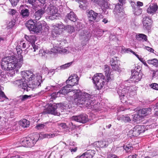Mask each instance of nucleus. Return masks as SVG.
<instances>
[{
  "mask_svg": "<svg viewBox=\"0 0 158 158\" xmlns=\"http://www.w3.org/2000/svg\"><path fill=\"white\" fill-rule=\"evenodd\" d=\"M22 78L14 81L15 83L23 90V93L30 90L31 89L36 88L40 85L42 82V77L40 74H37L36 77L31 71H22Z\"/></svg>",
  "mask_w": 158,
  "mask_h": 158,
  "instance_id": "1",
  "label": "nucleus"
},
{
  "mask_svg": "<svg viewBox=\"0 0 158 158\" xmlns=\"http://www.w3.org/2000/svg\"><path fill=\"white\" fill-rule=\"evenodd\" d=\"M73 96H70L67 98L69 102L73 100L74 102L77 105H84L88 109L92 110L98 109L95 105L97 97L95 94H89L85 92H81L79 89H74L72 91Z\"/></svg>",
  "mask_w": 158,
  "mask_h": 158,
  "instance_id": "2",
  "label": "nucleus"
},
{
  "mask_svg": "<svg viewBox=\"0 0 158 158\" xmlns=\"http://www.w3.org/2000/svg\"><path fill=\"white\" fill-rule=\"evenodd\" d=\"M39 137V135L37 133L30 134L27 137L22 139L20 143L23 147L31 148L35 144Z\"/></svg>",
  "mask_w": 158,
  "mask_h": 158,
  "instance_id": "3",
  "label": "nucleus"
},
{
  "mask_svg": "<svg viewBox=\"0 0 158 158\" xmlns=\"http://www.w3.org/2000/svg\"><path fill=\"white\" fill-rule=\"evenodd\" d=\"M10 55V77L13 76L15 74V71L17 73L19 69L22 66L23 60L21 56L19 59H17V55L13 53Z\"/></svg>",
  "mask_w": 158,
  "mask_h": 158,
  "instance_id": "4",
  "label": "nucleus"
},
{
  "mask_svg": "<svg viewBox=\"0 0 158 158\" xmlns=\"http://www.w3.org/2000/svg\"><path fill=\"white\" fill-rule=\"evenodd\" d=\"M133 86H126L122 85H120L117 92L122 103L126 102L127 100V94L128 93L133 91Z\"/></svg>",
  "mask_w": 158,
  "mask_h": 158,
  "instance_id": "5",
  "label": "nucleus"
},
{
  "mask_svg": "<svg viewBox=\"0 0 158 158\" xmlns=\"http://www.w3.org/2000/svg\"><path fill=\"white\" fill-rule=\"evenodd\" d=\"M67 106H65V104H49L48 107L46 109L43 113L45 114L46 113L58 115L59 113L57 112V109H59L66 110Z\"/></svg>",
  "mask_w": 158,
  "mask_h": 158,
  "instance_id": "6",
  "label": "nucleus"
},
{
  "mask_svg": "<svg viewBox=\"0 0 158 158\" xmlns=\"http://www.w3.org/2000/svg\"><path fill=\"white\" fill-rule=\"evenodd\" d=\"M46 7L45 10V13L47 14L50 15L48 18L52 20H54L55 19H57L59 18L60 16L59 13H58V10L57 8L53 6L52 4H50L47 6L46 4L44 5Z\"/></svg>",
  "mask_w": 158,
  "mask_h": 158,
  "instance_id": "7",
  "label": "nucleus"
},
{
  "mask_svg": "<svg viewBox=\"0 0 158 158\" xmlns=\"http://www.w3.org/2000/svg\"><path fill=\"white\" fill-rule=\"evenodd\" d=\"M93 81L96 87V89L98 90H100L104 85L105 79V77L102 74L100 73L94 75L93 78Z\"/></svg>",
  "mask_w": 158,
  "mask_h": 158,
  "instance_id": "8",
  "label": "nucleus"
},
{
  "mask_svg": "<svg viewBox=\"0 0 158 158\" xmlns=\"http://www.w3.org/2000/svg\"><path fill=\"white\" fill-rule=\"evenodd\" d=\"M26 26L30 31H32L36 33L39 32L41 27H39L38 22L36 23V21L32 19L28 21L25 24Z\"/></svg>",
  "mask_w": 158,
  "mask_h": 158,
  "instance_id": "9",
  "label": "nucleus"
},
{
  "mask_svg": "<svg viewBox=\"0 0 158 158\" xmlns=\"http://www.w3.org/2000/svg\"><path fill=\"white\" fill-rule=\"evenodd\" d=\"M79 78L76 74H72L66 81V83L71 87L78 83Z\"/></svg>",
  "mask_w": 158,
  "mask_h": 158,
  "instance_id": "10",
  "label": "nucleus"
},
{
  "mask_svg": "<svg viewBox=\"0 0 158 158\" xmlns=\"http://www.w3.org/2000/svg\"><path fill=\"white\" fill-rule=\"evenodd\" d=\"M138 69H134L131 70V81L135 82H137L140 81L142 78V74L141 72H138L136 70Z\"/></svg>",
  "mask_w": 158,
  "mask_h": 158,
  "instance_id": "11",
  "label": "nucleus"
},
{
  "mask_svg": "<svg viewBox=\"0 0 158 158\" xmlns=\"http://www.w3.org/2000/svg\"><path fill=\"white\" fill-rule=\"evenodd\" d=\"M54 29L52 31V35L55 37L60 34L62 32V30L65 28V26L61 22L56 23L54 26Z\"/></svg>",
  "mask_w": 158,
  "mask_h": 158,
  "instance_id": "12",
  "label": "nucleus"
},
{
  "mask_svg": "<svg viewBox=\"0 0 158 158\" xmlns=\"http://www.w3.org/2000/svg\"><path fill=\"white\" fill-rule=\"evenodd\" d=\"M72 119L76 122L85 123L89 121L88 115L85 114H81L79 115L72 117Z\"/></svg>",
  "mask_w": 158,
  "mask_h": 158,
  "instance_id": "13",
  "label": "nucleus"
},
{
  "mask_svg": "<svg viewBox=\"0 0 158 158\" xmlns=\"http://www.w3.org/2000/svg\"><path fill=\"white\" fill-rule=\"evenodd\" d=\"M25 38L28 42L31 43L32 48H31V50L33 49V51L36 52L38 49V46L35 44V37L34 35L28 36L27 35H25Z\"/></svg>",
  "mask_w": 158,
  "mask_h": 158,
  "instance_id": "14",
  "label": "nucleus"
},
{
  "mask_svg": "<svg viewBox=\"0 0 158 158\" xmlns=\"http://www.w3.org/2000/svg\"><path fill=\"white\" fill-rule=\"evenodd\" d=\"M147 13L153 15L158 13V6L156 3L150 4L147 10Z\"/></svg>",
  "mask_w": 158,
  "mask_h": 158,
  "instance_id": "15",
  "label": "nucleus"
},
{
  "mask_svg": "<svg viewBox=\"0 0 158 158\" xmlns=\"http://www.w3.org/2000/svg\"><path fill=\"white\" fill-rule=\"evenodd\" d=\"M110 64L113 69L115 71L120 72L121 70L119 65L117 57H114L111 59Z\"/></svg>",
  "mask_w": 158,
  "mask_h": 158,
  "instance_id": "16",
  "label": "nucleus"
},
{
  "mask_svg": "<svg viewBox=\"0 0 158 158\" xmlns=\"http://www.w3.org/2000/svg\"><path fill=\"white\" fill-rule=\"evenodd\" d=\"M10 62V57L7 56L3 58L1 64V66L2 69L6 71L10 70V69L9 67V64Z\"/></svg>",
  "mask_w": 158,
  "mask_h": 158,
  "instance_id": "17",
  "label": "nucleus"
},
{
  "mask_svg": "<svg viewBox=\"0 0 158 158\" xmlns=\"http://www.w3.org/2000/svg\"><path fill=\"white\" fill-rule=\"evenodd\" d=\"M40 9L36 11L35 14V20H38L42 17L43 15L45 13L46 7L44 6L40 5Z\"/></svg>",
  "mask_w": 158,
  "mask_h": 158,
  "instance_id": "18",
  "label": "nucleus"
},
{
  "mask_svg": "<svg viewBox=\"0 0 158 158\" xmlns=\"http://www.w3.org/2000/svg\"><path fill=\"white\" fill-rule=\"evenodd\" d=\"M112 140L111 139H108L104 140L103 141H98L96 143L97 146L99 148H106L109 144L111 143Z\"/></svg>",
  "mask_w": 158,
  "mask_h": 158,
  "instance_id": "19",
  "label": "nucleus"
},
{
  "mask_svg": "<svg viewBox=\"0 0 158 158\" xmlns=\"http://www.w3.org/2000/svg\"><path fill=\"white\" fill-rule=\"evenodd\" d=\"M70 88L71 87L67 84V85L63 87L57 93L64 95L69 93V94H72L73 90L71 89Z\"/></svg>",
  "mask_w": 158,
  "mask_h": 158,
  "instance_id": "20",
  "label": "nucleus"
},
{
  "mask_svg": "<svg viewBox=\"0 0 158 158\" xmlns=\"http://www.w3.org/2000/svg\"><path fill=\"white\" fill-rule=\"evenodd\" d=\"M98 15V14L95 12L94 11H89L88 15L89 20L91 21H95L96 22H98L99 20L97 16Z\"/></svg>",
  "mask_w": 158,
  "mask_h": 158,
  "instance_id": "21",
  "label": "nucleus"
},
{
  "mask_svg": "<svg viewBox=\"0 0 158 158\" xmlns=\"http://www.w3.org/2000/svg\"><path fill=\"white\" fill-rule=\"evenodd\" d=\"M102 8L106 9L110 8L109 4L105 0H92Z\"/></svg>",
  "mask_w": 158,
  "mask_h": 158,
  "instance_id": "22",
  "label": "nucleus"
},
{
  "mask_svg": "<svg viewBox=\"0 0 158 158\" xmlns=\"http://www.w3.org/2000/svg\"><path fill=\"white\" fill-rule=\"evenodd\" d=\"M94 150H89L80 157V158H92L95 154Z\"/></svg>",
  "mask_w": 158,
  "mask_h": 158,
  "instance_id": "23",
  "label": "nucleus"
},
{
  "mask_svg": "<svg viewBox=\"0 0 158 158\" xmlns=\"http://www.w3.org/2000/svg\"><path fill=\"white\" fill-rule=\"evenodd\" d=\"M133 149L132 145L130 144H127L126 145L123 146V147H118L117 148V150L123 152L124 149L126 152H131Z\"/></svg>",
  "mask_w": 158,
  "mask_h": 158,
  "instance_id": "24",
  "label": "nucleus"
},
{
  "mask_svg": "<svg viewBox=\"0 0 158 158\" xmlns=\"http://www.w3.org/2000/svg\"><path fill=\"white\" fill-rule=\"evenodd\" d=\"M151 111L150 108H145L139 110L138 113L141 117H144L150 114Z\"/></svg>",
  "mask_w": 158,
  "mask_h": 158,
  "instance_id": "25",
  "label": "nucleus"
},
{
  "mask_svg": "<svg viewBox=\"0 0 158 158\" xmlns=\"http://www.w3.org/2000/svg\"><path fill=\"white\" fill-rule=\"evenodd\" d=\"M151 21V19L149 17L144 18L143 19V27L147 30H149L150 28Z\"/></svg>",
  "mask_w": 158,
  "mask_h": 158,
  "instance_id": "26",
  "label": "nucleus"
},
{
  "mask_svg": "<svg viewBox=\"0 0 158 158\" xmlns=\"http://www.w3.org/2000/svg\"><path fill=\"white\" fill-rule=\"evenodd\" d=\"M77 17L76 15L73 11H70L65 16V19H68L70 20L75 22L77 19Z\"/></svg>",
  "mask_w": 158,
  "mask_h": 158,
  "instance_id": "27",
  "label": "nucleus"
},
{
  "mask_svg": "<svg viewBox=\"0 0 158 158\" xmlns=\"http://www.w3.org/2000/svg\"><path fill=\"white\" fill-rule=\"evenodd\" d=\"M39 27H41L40 30L39 32L41 31L43 29L45 31H48L49 30V27L44 21L42 20L38 22Z\"/></svg>",
  "mask_w": 158,
  "mask_h": 158,
  "instance_id": "28",
  "label": "nucleus"
},
{
  "mask_svg": "<svg viewBox=\"0 0 158 158\" xmlns=\"http://www.w3.org/2000/svg\"><path fill=\"white\" fill-rule=\"evenodd\" d=\"M79 35L81 37V39L83 40L84 42L86 43L89 39L88 34L87 32L85 33L84 31H80Z\"/></svg>",
  "mask_w": 158,
  "mask_h": 158,
  "instance_id": "29",
  "label": "nucleus"
},
{
  "mask_svg": "<svg viewBox=\"0 0 158 158\" xmlns=\"http://www.w3.org/2000/svg\"><path fill=\"white\" fill-rule=\"evenodd\" d=\"M20 14L23 18H27L29 16V10L27 9H23L21 10Z\"/></svg>",
  "mask_w": 158,
  "mask_h": 158,
  "instance_id": "30",
  "label": "nucleus"
},
{
  "mask_svg": "<svg viewBox=\"0 0 158 158\" xmlns=\"http://www.w3.org/2000/svg\"><path fill=\"white\" fill-rule=\"evenodd\" d=\"M136 39L138 40L146 41L147 40V36L143 34H138L135 36Z\"/></svg>",
  "mask_w": 158,
  "mask_h": 158,
  "instance_id": "31",
  "label": "nucleus"
},
{
  "mask_svg": "<svg viewBox=\"0 0 158 158\" xmlns=\"http://www.w3.org/2000/svg\"><path fill=\"white\" fill-rule=\"evenodd\" d=\"M20 125L24 128H27L29 127L30 125V122L26 119H23L19 122Z\"/></svg>",
  "mask_w": 158,
  "mask_h": 158,
  "instance_id": "32",
  "label": "nucleus"
},
{
  "mask_svg": "<svg viewBox=\"0 0 158 158\" xmlns=\"http://www.w3.org/2000/svg\"><path fill=\"white\" fill-rule=\"evenodd\" d=\"M118 120H121L125 123L131 121L130 118L128 115H123L118 117Z\"/></svg>",
  "mask_w": 158,
  "mask_h": 158,
  "instance_id": "33",
  "label": "nucleus"
},
{
  "mask_svg": "<svg viewBox=\"0 0 158 158\" xmlns=\"http://www.w3.org/2000/svg\"><path fill=\"white\" fill-rule=\"evenodd\" d=\"M123 5L119 3L115 5V8L114 12V13L120 12L123 11Z\"/></svg>",
  "mask_w": 158,
  "mask_h": 158,
  "instance_id": "34",
  "label": "nucleus"
},
{
  "mask_svg": "<svg viewBox=\"0 0 158 158\" xmlns=\"http://www.w3.org/2000/svg\"><path fill=\"white\" fill-rule=\"evenodd\" d=\"M133 11L135 15H139L141 14L142 9L140 7H137L133 6Z\"/></svg>",
  "mask_w": 158,
  "mask_h": 158,
  "instance_id": "35",
  "label": "nucleus"
},
{
  "mask_svg": "<svg viewBox=\"0 0 158 158\" xmlns=\"http://www.w3.org/2000/svg\"><path fill=\"white\" fill-rule=\"evenodd\" d=\"M115 17L117 20H120L124 17V13L123 12L114 13Z\"/></svg>",
  "mask_w": 158,
  "mask_h": 158,
  "instance_id": "36",
  "label": "nucleus"
},
{
  "mask_svg": "<svg viewBox=\"0 0 158 158\" xmlns=\"http://www.w3.org/2000/svg\"><path fill=\"white\" fill-rule=\"evenodd\" d=\"M64 29L66 30L68 33L70 34L74 32L75 31V29L73 26L69 25L65 26V28Z\"/></svg>",
  "mask_w": 158,
  "mask_h": 158,
  "instance_id": "37",
  "label": "nucleus"
},
{
  "mask_svg": "<svg viewBox=\"0 0 158 158\" xmlns=\"http://www.w3.org/2000/svg\"><path fill=\"white\" fill-rule=\"evenodd\" d=\"M147 62L149 64L153 65L155 67L158 66V60L156 59H153L147 60Z\"/></svg>",
  "mask_w": 158,
  "mask_h": 158,
  "instance_id": "38",
  "label": "nucleus"
},
{
  "mask_svg": "<svg viewBox=\"0 0 158 158\" xmlns=\"http://www.w3.org/2000/svg\"><path fill=\"white\" fill-rule=\"evenodd\" d=\"M15 48L18 55V57H19V59H19L21 56L23 58L22 56L21 55V54L22 52V50L21 49V46L18 44Z\"/></svg>",
  "mask_w": 158,
  "mask_h": 158,
  "instance_id": "39",
  "label": "nucleus"
},
{
  "mask_svg": "<svg viewBox=\"0 0 158 158\" xmlns=\"http://www.w3.org/2000/svg\"><path fill=\"white\" fill-rule=\"evenodd\" d=\"M11 127H10V131H15L17 130L18 122L17 121L12 122Z\"/></svg>",
  "mask_w": 158,
  "mask_h": 158,
  "instance_id": "40",
  "label": "nucleus"
},
{
  "mask_svg": "<svg viewBox=\"0 0 158 158\" xmlns=\"http://www.w3.org/2000/svg\"><path fill=\"white\" fill-rule=\"evenodd\" d=\"M32 97H33L32 95H21L19 97V100L21 101H24L28 99H30Z\"/></svg>",
  "mask_w": 158,
  "mask_h": 158,
  "instance_id": "41",
  "label": "nucleus"
},
{
  "mask_svg": "<svg viewBox=\"0 0 158 158\" xmlns=\"http://www.w3.org/2000/svg\"><path fill=\"white\" fill-rule=\"evenodd\" d=\"M137 127L136 128V126L133 128L132 131H131L130 132H132V135L134 136H137L139 135L140 133H139V130L137 129Z\"/></svg>",
  "mask_w": 158,
  "mask_h": 158,
  "instance_id": "42",
  "label": "nucleus"
},
{
  "mask_svg": "<svg viewBox=\"0 0 158 158\" xmlns=\"http://www.w3.org/2000/svg\"><path fill=\"white\" fill-rule=\"evenodd\" d=\"M42 137L44 138H50L54 137L55 134L54 133H45L42 135Z\"/></svg>",
  "mask_w": 158,
  "mask_h": 158,
  "instance_id": "43",
  "label": "nucleus"
},
{
  "mask_svg": "<svg viewBox=\"0 0 158 158\" xmlns=\"http://www.w3.org/2000/svg\"><path fill=\"white\" fill-rule=\"evenodd\" d=\"M72 64V62H70L69 63H67L65 64H63L60 67H58V69H65L69 66H70Z\"/></svg>",
  "mask_w": 158,
  "mask_h": 158,
  "instance_id": "44",
  "label": "nucleus"
},
{
  "mask_svg": "<svg viewBox=\"0 0 158 158\" xmlns=\"http://www.w3.org/2000/svg\"><path fill=\"white\" fill-rule=\"evenodd\" d=\"M143 5V3L142 2L138 1L136 2V4L134 2H132L131 6L132 8H133V6L136 7H140V6H142Z\"/></svg>",
  "mask_w": 158,
  "mask_h": 158,
  "instance_id": "45",
  "label": "nucleus"
},
{
  "mask_svg": "<svg viewBox=\"0 0 158 158\" xmlns=\"http://www.w3.org/2000/svg\"><path fill=\"white\" fill-rule=\"evenodd\" d=\"M57 89V86H56L51 85L50 86H48L45 89L47 91H53V90H56Z\"/></svg>",
  "mask_w": 158,
  "mask_h": 158,
  "instance_id": "46",
  "label": "nucleus"
},
{
  "mask_svg": "<svg viewBox=\"0 0 158 158\" xmlns=\"http://www.w3.org/2000/svg\"><path fill=\"white\" fill-rule=\"evenodd\" d=\"M53 43V46L54 48H56L57 49L59 48L60 49H61V47H62L61 46V43L58 41H55V42Z\"/></svg>",
  "mask_w": 158,
  "mask_h": 158,
  "instance_id": "47",
  "label": "nucleus"
},
{
  "mask_svg": "<svg viewBox=\"0 0 158 158\" xmlns=\"http://www.w3.org/2000/svg\"><path fill=\"white\" fill-rule=\"evenodd\" d=\"M137 127V129L139 130V133L140 134L141 133H143L145 131L144 126L137 125L136 126V128Z\"/></svg>",
  "mask_w": 158,
  "mask_h": 158,
  "instance_id": "48",
  "label": "nucleus"
},
{
  "mask_svg": "<svg viewBox=\"0 0 158 158\" xmlns=\"http://www.w3.org/2000/svg\"><path fill=\"white\" fill-rule=\"evenodd\" d=\"M104 71L105 73L106 76L110 75V69L108 65H105V68L104 69Z\"/></svg>",
  "mask_w": 158,
  "mask_h": 158,
  "instance_id": "49",
  "label": "nucleus"
},
{
  "mask_svg": "<svg viewBox=\"0 0 158 158\" xmlns=\"http://www.w3.org/2000/svg\"><path fill=\"white\" fill-rule=\"evenodd\" d=\"M60 52V48H56L53 47L51 49L50 52L53 53H57L58 52Z\"/></svg>",
  "mask_w": 158,
  "mask_h": 158,
  "instance_id": "50",
  "label": "nucleus"
},
{
  "mask_svg": "<svg viewBox=\"0 0 158 158\" xmlns=\"http://www.w3.org/2000/svg\"><path fill=\"white\" fill-rule=\"evenodd\" d=\"M27 43V42H26L24 40H21L19 43H18V45L21 46L22 45L23 48H25L26 47V44Z\"/></svg>",
  "mask_w": 158,
  "mask_h": 158,
  "instance_id": "51",
  "label": "nucleus"
},
{
  "mask_svg": "<svg viewBox=\"0 0 158 158\" xmlns=\"http://www.w3.org/2000/svg\"><path fill=\"white\" fill-rule=\"evenodd\" d=\"M45 125L44 124L40 123L38 124L35 127V128L38 129H40L44 128Z\"/></svg>",
  "mask_w": 158,
  "mask_h": 158,
  "instance_id": "52",
  "label": "nucleus"
},
{
  "mask_svg": "<svg viewBox=\"0 0 158 158\" xmlns=\"http://www.w3.org/2000/svg\"><path fill=\"white\" fill-rule=\"evenodd\" d=\"M150 86L152 88L155 90H158V84L156 83H153Z\"/></svg>",
  "mask_w": 158,
  "mask_h": 158,
  "instance_id": "53",
  "label": "nucleus"
},
{
  "mask_svg": "<svg viewBox=\"0 0 158 158\" xmlns=\"http://www.w3.org/2000/svg\"><path fill=\"white\" fill-rule=\"evenodd\" d=\"M122 51L125 53H128L130 52L132 53H134V52L129 48L122 49Z\"/></svg>",
  "mask_w": 158,
  "mask_h": 158,
  "instance_id": "54",
  "label": "nucleus"
},
{
  "mask_svg": "<svg viewBox=\"0 0 158 158\" xmlns=\"http://www.w3.org/2000/svg\"><path fill=\"white\" fill-rule=\"evenodd\" d=\"M19 0H10V3L12 6H16L18 3Z\"/></svg>",
  "mask_w": 158,
  "mask_h": 158,
  "instance_id": "55",
  "label": "nucleus"
},
{
  "mask_svg": "<svg viewBox=\"0 0 158 158\" xmlns=\"http://www.w3.org/2000/svg\"><path fill=\"white\" fill-rule=\"evenodd\" d=\"M16 21V20L15 18V19H14L10 21V23H11V24H10V28L14 27L15 26Z\"/></svg>",
  "mask_w": 158,
  "mask_h": 158,
  "instance_id": "56",
  "label": "nucleus"
},
{
  "mask_svg": "<svg viewBox=\"0 0 158 158\" xmlns=\"http://www.w3.org/2000/svg\"><path fill=\"white\" fill-rule=\"evenodd\" d=\"M107 158H118V157L115 155L110 153L108 155Z\"/></svg>",
  "mask_w": 158,
  "mask_h": 158,
  "instance_id": "57",
  "label": "nucleus"
},
{
  "mask_svg": "<svg viewBox=\"0 0 158 158\" xmlns=\"http://www.w3.org/2000/svg\"><path fill=\"white\" fill-rule=\"evenodd\" d=\"M0 98H5L6 99H8L5 95L4 92L1 90H0Z\"/></svg>",
  "mask_w": 158,
  "mask_h": 158,
  "instance_id": "58",
  "label": "nucleus"
},
{
  "mask_svg": "<svg viewBox=\"0 0 158 158\" xmlns=\"http://www.w3.org/2000/svg\"><path fill=\"white\" fill-rule=\"evenodd\" d=\"M57 69H58V68H57L56 69H53L48 70V74H49V73L51 74L52 73V75L56 71V70H57Z\"/></svg>",
  "mask_w": 158,
  "mask_h": 158,
  "instance_id": "59",
  "label": "nucleus"
},
{
  "mask_svg": "<svg viewBox=\"0 0 158 158\" xmlns=\"http://www.w3.org/2000/svg\"><path fill=\"white\" fill-rule=\"evenodd\" d=\"M104 31L102 29H100L98 30L97 32L99 34V35L101 36L105 31Z\"/></svg>",
  "mask_w": 158,
  "mask_h": 158,
  "instance_id": "60",
  "label": "nucleus"
},
{
  "mask_svg": "<svg viewBox=\"0 0 158 158\" xmlns=\"http://www.w3.org/2000/svg\"><path fill=\"white\" fill-rule=\"evenodd\" d=\"M5 25L6 26V28H7V29H10V26L9 24L10 23V21L9 20H6L5 21Z\"/></svg>",
  "mask_w": 158,
  "mask_h": 158,
  "instance_id": "61",
  "label": "nucleus"
},
{
  "mask_svg": "<svg viewBox=\"0 0 158 158\" xmlns=\"http://www.w3.org/2000/svg\"><path fill=\"white\" fill-rule=\"evenodd\" d=\"M59 126L60 127H62L63 129H66L67 128V125L64 123H62L60 124Z\"/></svg>",
  "mask_w": 158,
  "mask_h": 158,
  "instance_id": "62",
  "label": "nucleus"
},
{
  "mask_svg": "<svg viewBox=\"0 0 158 158\" xmlns=\"http://www.w3.org/2000/svg\"><path fill=\"white\" fill-rule=\"evenodd\" d=\"M36 0H28L27 2L29 4L34 6Z\"/></svg>",
  "mask_w": 158,
  "mask_h": 158,
  "instance_id": "63",
  "label": "nucleus"
},
{
  "mask_svg": "<svg viewBox=\"0 0 158 158\" xmlns=\"http://www.w3.org/2000/svg\"><path fill=\"white\" fill-rule=\"evenodd\" d=\"M140 117H141V116H139V114H135L133 117V119L136 120L137 121Z\"/></svg>",
  "mask_w": 158,
  "mask_h": 158,
  "instance_id": "64",
  "label": "nucleus"
}]
</instances>
